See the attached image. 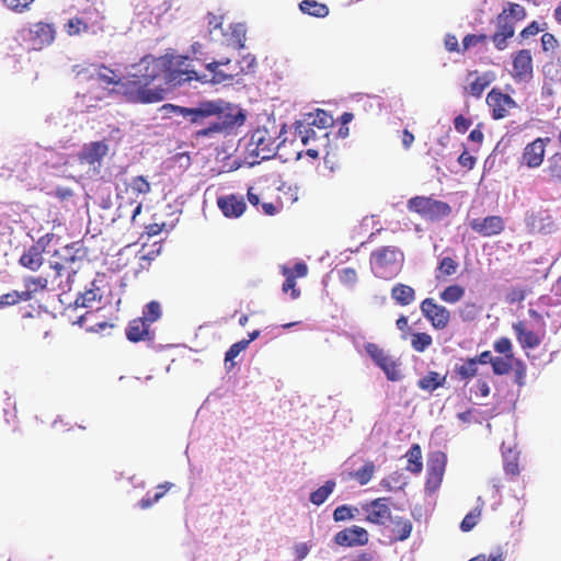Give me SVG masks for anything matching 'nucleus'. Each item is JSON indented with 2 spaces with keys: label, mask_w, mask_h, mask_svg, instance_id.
<instances>
[{
  "label": "nucleus",
  "mask_w": 561,
  "mask_h": 561,
  "mask_svg": "<svg viewBox=\"0 0 561 561\" xmlns=\"http://www.w3.org/2000/svg\"><path fill=\"white\" fill-rule=\"evenodd\" d=\"M99 135V139L84 142L75 153L78 163L85 168L88 179L102 178L105 158L115 154L125 137L124 130L114 125H107Z\"/></svg>",
  "instance_id": "2"
},
{
  "label": "nucleus",
  "mask_w": 561,
  "mask_h": 561,
  "mask_svg": "<svg viewBox=\"0 0 561 561\" xmlns=\"http://www.w3.org/2000/svg\"><path fill=\"white\" fill-rule=\"evenodd\" d=\"M405 485V477L399 472H394L380 481V486L387 491L402 490Z\"/></svg>",
  "instance_id": "35"
},
{
  "label": "nucleus",
  "mask_w": 561,
  "mask_h": 561,
  "mask_svg": "<svg viewBox=\"0 0 561 561\" xmlns=\"http://www.w3.org/2000/svg\"><path fill=\"white\" fill-rule=\"evenodd\" d=\"M187 56L147 55L137 64L126 66V76L122 78L114 70L99 66L89 70V79L103 85H114L113 91L122 94L127 102L150 104L165 100L169 92L191 82H208L206 75H198L191 68Z\"/></svg>",
  "instance_id": "1"
},
{
  "label": "nucleus",
  "mask_w": 561,
  "mask_h": 561,
  "mask_svg": "<svg viewBox=\"0 0 561 561\" xmlns=\"http://www.w3.org/2000/svg\"><path fill=\"white\" fill-rule=\"evenodd\" d=\"M299 9L304 14L314 18H325L329 14L328 5L316 0H302Z\"/></svg>",
  "instance_id": "31"
},
{
  "label": "nucleus",
  "mask_w": 561,
  "mask_h": 561,
  "mask_svg": "<svg viewBox=\"0 0 561 561\" xmlns=\"http://www.w3.org/2000/svg\"><path fill=\"white\" fill-rule=\"evenodd\" d=\"M480 515L481 508L479 507L469 512L460 523V529L465 533L470 531L477 525Z\"/></svg>",
  "instance_id": "50"
},
{
  "label": "nucleus",
  "mask_w": 561,
  "mask_h": 561,
  "mask_svg": "<svg viewBox=\"0 0 561 561\" xmlns=\"http://www.w3.org/2000/svg\"><path fill=\"white\" fill-rule=\"evenodd\" d=\"M56 31L51 24L37 22L22 27L18 37L21 45L27 50H41L55 39Z\"/></svg>",
  "instance_id": "6"
},
{
  "label": "nucleus",
  "mask_w": 561,
  "mask_h": 561,
  "mask_svg": "<svg viewBox=\"0 0 561 561\" xmlns=\"http://www.w3.org/2000/svg\"><path fill=\"white\" fill-rule=\"evenodd\" d=\"M527 296V289L523 286L512 287L505 297L506 302L514 305L522 302Z\"/></svg>",
  "instance_id": "52"
},
{
  "label": "nucleus",
  "mask_w": 561,
  "mask_h": 561,
  "mask_svg": "<svg viewBox=\"0 0 561 561\" xmlns=\"http://www.w3.org/2000/svg\"><path fill=\"white\" fill-rule=\"evenodd\" d=\"M217 205L224 216L228 218H239L247 208L243 196L236 194L218 197Z\"/></svg>",
  "instance_id": "21"
},
{
  "label": "nucleus",
  "mask_w": 561,
  "mask_h": 561,
  "mask_svg": "<svg viewBox=\"0 0 561 561\" xmlns=\"http://www.w3.org/2000/svg\"><path fill=\"white\" fill-rule=\"evenodd\" d=\"M391 523L393 524V528L391 530L392 536L390 537V541H404L410 537L413 526L409 519L396 516L391 519Z\"/></svg>",
  "instance_id": "25"
},
{
  "label": "nucleus",
  "mask_w": 561,
  "mask_h": 561,
  "mask_svg": "<svg viewBox=\"0 0 561 561\" xmlns=\"http://www.w3.org/2000/svg\"><path fill=\"white\" fill-rule=\"evenodd\" d=\"M255 65H256L255 57L251 54H247L245 56L242 57V59L240 61H238L234 65L233 69L237 70V73H245V72L253 70Z\"/></svg>",
  "instance_id": "55"
},
{
  "label": "nucleus",
  "mask_w": 561,
  "mask_h": 561,
  "mask_svg": "<svg viewBox=\"0 0 561 561\" xmlns=\"http://www.w3.org/2000/svg\"><path fill=\"white\" fill-rule=\"evenodd\" d=\"M503 11H506V16L510 19V22H519L526 18L525 8L518 3L508 2L507 8H504Z\"/></svg>",
  "instance_id": "46"
},
{
  "label": "nucleus",
  "mask_w": 561,
  "mask_h": 561,
  "mask_svg": "<svg viewBox=\"0 0 561 561\" xmlns=\"http://www.w3.org/2000/svg\"><path fill=\"white\" fill-rule=\"evenodd\" d=\"M546 172L549 174V176L553 181L561 182V154L560 153H554L551 158H549Z\"/></svg>",
  "instance_id": "44"
},
{
  "label": "nucleus",
  "mask_w": 561,
  "mask_h": 561,
  "mask_svg": "<svg viewBox=\"0 0 561 561\" xmlns=\"http://www.w3.org/2000/svg\"><path fill=\"white\" fill-rule=\"evenodd\" d=\"M161 306L158 301H150L144 307L142 317L139 319H144V322H147L149 325L161 317Z\"/></svg>",
  "instance_id": "40"
},
{
  "label": "nucleus",
  "mask_w": 561,
  "mask_h": 561,
  "mask_svg": "<svg viewBox=\"0 0 561 561\" xmlns=\"http://www.w3.org/2000/svg\"><path fill=\"white\" fill-rule=\"evenodd\" d=\"M408 467L407 469L411 471L412 473H420L422 471L423 465H422V453L419 445H413L408 454Z\"/></svg>",
  "instance_id": "36"
},
{
  "label": "nucleus",
  "mask_w": 561,
  "mask_h": 561,
  "mask_svg": "<svg viewBox=\"0 0 561 561\" xmlns=\"http://www.w3.org/2000/svg\"><path fill=\"white\" fill-rule=\"evenodd\" d=\"M250 146H254L251 151L262 160H267L275 154L274 141L267 135L266 130H256L251 136Z\"/></svg>",
  "instance_id": "22"
},
{
  "label": "nucleus",
  "mask_w": 561,
  "mask_h": 561,
  "mask_svg": "<svg viewBox=\"0 0 561 561\" xmlns=\"http://www.w3.org/2000/svg\"><path fill=\"white\" fill-rule=\"evenodd\" d=\"M391 298L400 306H408L415 300V291L411 286L399 283L392 287Z\"/></svg>",
  "instance_id": "27"
},
{
  "label": "nucleus",
  "mask_w": 561,
  "mask_h": 561,
  "mask_svg": "<svg viewBox=\"0 0 561 561\" xmlns=\"http://www.w3.org/2000/svg\"><path fill=\"white\" fill-rule=\"evenodd\" d=\"M495 80V73L493 71H486L481 76L477 77L468 88L469 93L479 99L483 91Z\"/></svg>",
  "instance_id": "29"
},
{
  "label": "nucleus",
  "mask_w": 561,
  "mask_h": 561,
  "mask_svg": "<svg viewBox=\"0 0 561 561\" xmlns=\"http://www.w3.org/2000/svg\"><path fill=\"white\" fill-rule=\"evenodd\" d=\"M207 70L211 73V79L209 80L214 84L224 83L227 81L233 80L237 73L236 69H230V72H225L218 68V64H208L206 66Z\"/></svg>",
  "instance_id": "33"
},
{
  "label": "nucleus",
  "mask_w": 561,
  "mask_h": 561,
  "mask_svg": "<svg viewBox=\"0 0 561 561\" xmlns=\"http://www.w3.org/2000/svg\"><path fill=\"white\" fill-rule=\"evenodd\" d=\"M170 7L167 0H145L144 3H137L135 10L141 23L158 24L160 18L170 10Z\"/></svg>",
  "instance_id": "12"
},
{
  "label": "nucleus",
  "mask_w": 561,
  "mask_h": 561,
  "mask_svg": "<svg viewBox=\"0 0 561 561\" xmlns=\"http://www.w3.org/2000/svg\"><path fill=\"white\" fill-rule=\"evenodd\" d=\"M494 351L500 354H504V356L513 354L512 353V342L507 337H501L494 342Z\"/></svg>",
  "instance_id": "62"
},
{
  "label": "nucleus",
  "mask_w": 561,
  "mask_h": 561,
  "mask_svg": "<svg viewBox=\"0 0 561 561\" xmlns=\"http://www.w3.org/2000/svg\"><path fill=\"white\" fill-rule=\"evenodd\" d=\"M335 485L336 483L334 480H328L322 486L311 492L309 497L310 502L318 506L323 504L334 491Z\"/></svg>",
  "instance_id": "32"
},
{
  "label": "nucleus",
  "mask_w": 561,
  "mask_h": 561,
  "mask_svg": "<svg viewBox=\"0 0 561 561\" xmlns=\"http://www.w3.org/2000/svg\"><path fill=\"white\" fill-rule=\"evenodd\" d=\"M432 336L427 333L419 332L412 335L411 345L416 352H424L432 344Z\"/></svg>",
  "instance_id": "47"
},
{
  "label": "nucleus",
  "mask_w": 561,
  "mask_h": 561,
  "mask_svg": "<svg viewBox=\"0 0 561 561\" xmlns=\"http://www.w3.org/2000/svg\"><path fill=\"white\" fill-rule=\"evenodd\" d=\"M46 163H50L53 168L59 167L67 162L66 157L56 152L53 149H46L45 152Z\"/></svg>",
  "instance_id": "60"
},
{
  "label": "nucleus",
  "mask_w": 561,
  "mask_h": 561,
  "mask_svg": "<svg viewBox=\"0 0 561 561\" xmlns=\"http://www.w3.org/2000/svg\"><path fill=\"white\" fill-rule=\"evenodd\" d=\"M541 46L545 51H549L558 46V41L553 34L545 33L541 36Z\"/></svg>",
  "instance_id": "64"
},
{
  "label": "nucleus",
  "mask_w": 561,
  "mask_h": 561,
  "mask_svg": "<svg viewBox=\"0 0 561 561\" xmlns=\"http://www.w3.org/2000/svg\"><path fill=\"white\" fill-rule=\"evenodd\" d=\"M295 133L300 137L301 142L304 145H308L311 139H319L328 141L329 134L324 133L320 137L317 136V133L312 129L311 125H307L304 121H297L294 124Z\"/></svg>",
  "instance_id": "28"
},
{
  "label": "nucleus",
  "mask_w": 561,
  "mask_h": 561,
  "mask_svg": "<svg viewBox=\"0 0 561 561\" xmlns=\"http://www.w3.org/2000/svg\"><path fill=\"white\" fill-rule=\"evenodd\" d=\"M162 111L169 118L182 117L184 122L194 126H204L205 115L209 113L208 107H204V101L198 102L194 107L167 103L162 106Z\"/></svg>",
  "instance_id": "10"
},
{
  "label": "nucleus",
  "mask_w": 561,
  "mask_h": 561,
  "mask_svg": "<svg viewBox=\"0 0 561 561\" xmlns=\"http://www.w3.org/2000/svg\"><path fill=\"white\" fill-rule=\"evenodd\" d=\"M465 295V289L459 285H450L440 291L439 297L447 304L458 302Z\"/></svg>",
  "instance_id": "39"
},
{
  "label": "nucleus",
  "mask_w": 561,
  "mask_h": 561,
  "mask_svg": "<svg viewBox=\"0 0 561 561\" xmlns=\"http://www.w3.org/2000/svg\"><path fill=\"white\" fill-rule=\"evenodd\" d=\"M513 77L517 82L533 79V57L529 49H522L513 58Z\"/></svg>",
  "instance_id": "19"
},
{
  "label": "nucleus",
  "mask_w": 561,
  "mask_h": 561,
  "mask_svg": "<svg viewBox=\"0 0 561 561\" xmlns=\"http://www.w3.org/2000/svg\"><path fill=\"white\" fill-rule=\"evenodd\" d=\"M355 512H358V510L346 504L337 506L333 512V519L335 522L353 519Z\"/></svg>",
  "instance_id": "51"
},
{
  "label": "nucleus",
  "mask_w": 561,
  "mask_h": 561,
  "mask_svg": "<svg viewBox=\"0 0 561 561\" xmlns=\"http://www.w3.org/2000/svg\"><path fill=\"white\" fill-rule=\"evenodd\" d=\"M45 245L39 240L30 247L20 257V264L31 271H37L43 264V252Z\"/></svg>",
  "instance_id": "24"
},
{
  "label": "nucleus",
  "mask_w": 561,
  "mask_h": 561,
  "mask_svg": "<svg viewBox=\"0 0 561 561\" xmlns=\"http://www.w3.org/2000/svg\"><path fill=\"white\" fill-rule=\"evenodd\" d=\"M364 348L374 364L385 373L388 380L400 381L403 378L400 370V363L385 352V350L370 342L366 343Z\"/></svg>",
  "instance_id": "8"
},
{
  "label": "nucleus",
  "mask_w": 561,
  "mask_h": 561,
  "mask_svg": "<svg viewBox=\"0 0 561 561\" xmlns=\"http://www.w3.org/2000/svg\"><path fill=\"white\" fill-rule=\"evenodd\" d=\"M170 484L165 483L163 485H159L158 489L160 491L156 492L153 495L148 492L139 502L138 506L142 510L149 508L154 503H157L165 493V490L168 489Z\"/></svg>",
  "instance_id": "45"
},
{
  "label": "nucleus",
  "mask_w": 561,
  "mask_h": 561,
  "mask_svg": "<svg viewBox=\"0 0 561 561\" xmlns=\"http://www.w3.org/2000/svg\"><path fill=\"white\" fill-rule=\"evenodd\" d=\"M375 465L371 461L366 462L362 468L351 473V476L360 484L366 485L373 478Z\"/></svg>",
  "instance_id": "42"
},
{
  "label": "nucleus",
  "mask_w": 561,
  "mask_h": 561,
  "mask_svg": "<svg viewBox=\"0 0 561 561\" xmlns=\"http://www.w3.org/2000/svg\"><path fill=\"white\" fill-rule=\"evenodd\" d=\"M470 228L482 237H493L504 230L505 222L501 216H486L472 219Z\"/></svg>",
  "instance_id": "18"
},
{
  "label": "nucleus",
  "mask_w": 561,
  "mask_h": 561,
  "mask_svg": "<svg viewBox=\"0 0 561 561\" xmlns=\"http://www.w3.org/2000/svg\"><path fill=\"white\" fill-rule=\"evenodd\" d=\"M513 331L523 350L537 348L546 335L543 328L529 329L524 321L513 323Z\"/></svg>",
  "instance_id": "13"
},
{
  "label": "nucleus",
  "mask_w": 561,
  "mask_h": 561,
  "mask_svg": "<svg viewBox=\"0 0 561 561\" xmlns=\"http://www.w3.org/2000/svg\"><path fill=\"white\" fill-rule=\"evenodd\" d=\"M334 542L342 547L364 546L368 542V533L365 528L354 525L336 533Z\"/></svg>",
  "instance_id": "20"
},
{
  "label": "nucleus",
  "mask_w": 561,
  "mask_h": 561,
  "mask_svg": "<svg viewBox=\"0 0 561 561\" xmlns=\"http://www.w3.org/2000/svg\"><path fill=\"white\" fill-rule=\"evenodd\" d=\"M496 31L489 38L497 50H504L507 47V41L515 34L514 22H510L506 11H502L494 20Z\"/></svg>",
  "instance_id": "16"
},
{
  "label": "nucleus",
  "mask_w": 561,
  "mask_h": 561,
  "mask_svg": "<svg viewBox=\"0 0 561 561\" xmlns=\"http://www.w3.org/2000/svg\"><path fill=\"white\" fill-rule=\"evenodd\" d=\"M420 310L434 329L444 330L447 328L450 312L446 307L436 304L433 298H425L420 305Z\"/></svg>",
  "instance_id": "11"
},
{
  "label": "nucleus",
  "mask_w": 561,
  "mask_h": 561,
  "mask_svg": "<svg viewBox=\"0 0 561 561\" xmlns=\"http://www.w3.org/2000/svg\"><path fill=\"white\" fill-rule=\"evenodd\" d=\"M304 122L307 125L316 126L320 129H325L333 124V118L324 110H317L314 113H308L304 116Z\"/></svg>",
  "instance_id": "30"
},
{
  "label": "nucleus",
  "mask_w": 561,
  "mask_h": 561,
  "mask_svg": "<svg viewBox=\"0 0 561 561\" xmlns=\"http://www.w3.org/2000/svg\"><path fill=\"white\" fill-rule=\"evenodd\" d=\"M486 104L491 108L494 119L504 118L511 108L517 107L515 100L495 88L488 93Z\"/></svg>",
  "instance_id": "15"
},
{
  "label": "nucleus",
  "mask_w": 561,
  "mask_h": 561,
  "mask_svg": "<svg viewBox=\"0 0 561 561\" xmlns=\"http://www.w3.org/2000/svg\"><path fill=\"white\" fill-rule=\"evenodd\" d=\"M25 288H28L32 294L38 289H45L47 286V279L44 277H28L24 279Z\"/></svg>",
  "instance_id": "61"
},
{
  "label": "nucleus",
  "mask_w": 561,
  "mask_h": 561,
  "mask_svg": "<svg viewBox=\"0 0 561 561\" xmlns=\"http://www.w3.org/2000/svg\"><path fill=\"white\" fill-rule=\"evenodd\" d=\"M204 107H208L205 115V127L196 131V137H213L216 134L230 135L236 128L245 122V113L234 104L221 99L204 101Z\"/></svg>",
  "instance_id": "3"
},
{
  "label": "nucleus",
  "mask_w": 561,
  "mask_h": 561,
  "mask_svg": "<svg viewBox=\"0 0 561 561\" xmlns=\"http://www.w3.org/2000/svg\"><path fill=\"white\" fill-rule=\"evenodd\" d=\"M454 373L461 380H469L473 378L478 373L477 362H474L472 358H468L462 364H456Z\"/></svg>",
  "instance_id": "34"
},
{
  "label": "nucleus",
  "mask_w": 561,
  "mask_h": 561,
  "mask_svg": "<svg viewBox=\"0 0 561 561\" xmlns=\"http://www.w3.org/2000/svg\"><path fill=\"white\" fill-rule=\"evenodd\" d=\"M282 274L285 276V282L283 283V291L288 293L290 290V296L293 299H296L300 296V290L296 288L295 275L291 270L287 266H282Z\"/></svg>",
  "instance_id": "38"
},
{
  "label": "nucleus",
  "mask_w": 561,
  "mask_h": 561,
  "mask_svg": "<svg viewBox=\"0 0 561 561\" xmlns=\"http://www.w3.org/2000/svg\"><path fill=\"white\" fill-rule=\"evenodd\" d=\"M245 28L242 24H238L232 30V45L237 49L244 48Z\"/></svg>",
  "instance_id": "59"
},
{
  "label": "nucleus",
  "mask_w": 561,
  "mask_h": 561,
  "mask_svg": "<svg viewBox=\"0 0 561 561\" xmlns=\"http://www.w3.org/2000/svg\"><path fill=\"white\" fill-rule=\"evenodd\" d=\"M489 36L485 34H467L462 39V53L471 47L484 43Z\"/></svg>",
  "instance_id": "57"
},
{
  "label": "nucleus",
  "mask_w": 561,
  "mask_h": 561,
  "mask_svg": "<svg viewBox=\"0 0 561 561\" xmlns=\"http://www.w3.org/2000/svg\"><path fill=\"white\" fill-rule=\"evenodd\" d=\"M457 268H458V263L449 256L443 257L439 261V264L437 267L438 272L445 276L454 275L457 272Z\"/></svg>",
  "instance_id": "54"
},
{
  "label": "nucleus",
  "mask_w": 561,
  "mask_h": 561,
  "mask_svg": "<svg viewBox=\"0 0 561 561\" xmlns=\"http://www.w3.org/2000/svg\"><path fill=\"white\" fill-rule=\"evenodd\" d=\"M512 359L513 354L506 355L504 357H494L491 364L493 373L499 376L508 374L512 369Z\"/></svg>",
  "instance_id": "43"
},
{
  "label": "nucleus",
  "mask_w": 561,
  "mask_h": 561,
  "mask_svg": "<svg viewBox=\"0 0 561 561\" xmlns=\"http://www.w3.org/2000/svg\"><path fill=\"white\" fill-rule=\"evenodd\" d=\"M550 142V138H536L534 141L526 145L523 150L519 163L529 169L539 168L542 164L546 146Z\"/></svg>",
  "instance_id": "14"
},
{
  "label": "nucleus",
  "mask_w": 561,
  "mask_h": 561,
  "mask_svg": "<svg viewBox=\"0 0 561 561\" xmlns=\"http://www.w3.org/2000/svg\"><path fill=\"white\" fill-rule=\"evenodd\" d=\"M340 282L348 287L354 288L357 283V273L352 267H344L337 271Z\"/></svg>",
  "instance_id": "48"
},
{
  "label": "nucleus",
  "mask_w": 561,
  "mask_h": 561,
  "mask_svg": "<svg viewBox=\"0 0 561 561\" xmlns=\"http://www.w3.org/2000/svg\"><path fill=\"white\" fill-rule=\"evenodd\" d=\"M504 471L513 477L519 473L517 456L512 450L508 454H504Z\"/></svg>",
  "instance_id": "53"
},
{
  "label": "nucleus",
  "mask_w": 561,
  "mask_h": 561,
  "mask_svg": "<svg viewBox=\"0 0 561 561\" xmlns=\"http://www.w3.org/2000/svg\"><path fill=\"white\" fill-rule=\"evenodd\" d=\"M560 297L554 298L550 295H542L538 298L536 305L539 309H545L547 307H557L561 304Z\"/></svg>",
  "instance_id": "63"
},
{
  "label": "nucleus",
  "mask_w": 561,
  "mask_h": 561,
  "mask_svg": "<svg viewBox=\"0 0 561 561\" xmlns=\"http://www.w3.org/2000/svg\"><path fill=\"white\" fill-rule=\"evenodd\" d=\"M149 324L144 322V319H134L131 320L126 328V337L130 342H153L154 341V332L149 329Z\"/></svg>",
  "instance_id": "23"
},
{
  "label": "nucleus",
  "mask_w": 561,
  "mask_h": 561,
  "mask_svg": "<svg viewBox=\"0 0 561 561\" xmlns=\"http://www.w3.org/2000/svg\"><path fill=\"white\" fill-rule=\"evenodd\" d=\"M458 314L462 321L469 322L478 317L479 308L473 302H466L458 309Z\"/></svg>",
  "instance_id": "49"
},
{
  "label": "nucleus",
  "mask_w": 561,
  "mask_h": 561,
  "mask_svg": "<svg viewBox=\"0 0 561 561\" xmlns=\"http://www.w3.org/2000/svg\"><path fill=\"white\" fill-rule=\"evenodd\" d=\"M81 248L78 242H72L64 247L61 250L56 251L55 255H57L61 261L66 263H73L76 260L80 259L82 255H79Z\"/></svg>",
  "instance_id": "37"
},
{
  "label": "nucleus",
  "mask_w": 561,
  "mask_h": 561,
  "mask_svg": "<svg viewBox=\"0 0 561 561\" xmlns=\"http://www.w3.org/2000/svg\"><path fill=\"white\" fill-rule=\"evenodd\" d=\"M408 208L430 221H440L451 213V207L448 203L426 196L410 198L408 201Z\"/></svg>",
  "instance_id": "7"
},
{
  "label": "nucleus",
  "mask_w": 561,
  "mask_h": 561,
  "mask_svg": "<svg viewBox=\"0 0 561 561\" xmlns=\"http://www.w3.org/2000/svg\"><path fill=\"white\" fill-rule=\"evenodd\" d=\"M129 186L137 194H148L151 190L149 182L142 175L133 178Z\"/></svg>",
  "instance_id": "56"
},
{
  "label": "nucleus",
  "mask_w": 561,
  "mask_h": 561,
  "mask_svg": "<svg viewBox=\"0 0 561 561\" xmlns=\"http://www.w3.org/2000/svg\"><path fill=\"white\" fill-rule=\"evenodd\" d=\"M403 252L392 245L380 247L370 254V268L373 274L382 279L394 278L402 270Z\"/></svg>",
  "instance_id": "5"
},
{
  "label": "nucleus",
  "mask_w": 561,
  "mask_h": 561,
  "mask_svg": "<svg viewBox=\"0 0 561 561\" xmlns=\"http://www.w3.org/2000/svg\"><path fill=\"white\" fill-rule=\"evenodd\" d=\"M103 3H92L64 24L69 36L98 34L104 30Z\"/></svg>",
  "instance_id": "4"
},
{
  "label": "nucleus",
  "mask_w": 561,
  "mask_h": 561,
  "mask_svg": "<svg viewBox=\"0 0 561 561\" xmlns=\"http://www.w3.org/2000/svg\"><path fill=\"white\" fill-rule=\"evenodd\" d=\"M30 167L31 157L27 153H24L19 162H16L13 167H8L7 169L10 171L9 176L14 174L18 179L24 181L25 174L27 173Z\"/></svg>",
  "instance_id": "41"
},
{
  "label": "nucleus",
  "mask_w": 561,
  "mask_h": 561,
  "mask_svg": "<svg viewBox=\"0 0 561 561\" xmlns=\"http://www.w3.org/2000/svg\"><path fill=\"white\" fill-rule=\"evenodd\" d=\"M446 380V375H440L437 371H428L425 376L417 380V387L424 391L433 392L436 389L444 387Z\"/></svg>",
  "instance_id": "26"
},
{
  "label": "nucleus",
  "mask_w": 561,
  "mask_h": 561,
  "mask_svg": "<svg viewBox=\"0 0 561 561\" xmlns=\"http://www.w3.org/2000/svg\"><path fill=\"white\" fill-rule=\"evenodd\" d=\"M447 463V456L443 451H434L430 454L426 463V482L425 492L427 494L435 493L443 481Z\"/></svg>",
  "instance_id": "9"
},
{
  "label": "nucleus",
  "mask_w": 561,
  "mask_h": 561,
  "mask_svg": "<svg viewBox=\"0 0 561 561\" xmlns=\"http://www.w3.org/2000/svg\"><path fill=\"white\" fill-rule=\"evenodd\" d=\"M34 0H2V3L11 11L22 13L30 9Z\"/></svg>",
  "instance_id": "58"
},
{
  "label": "nucleus",
  "mask_w": 561,
  "mask_h": 561,
  "mask_svg": "<svg viewBox=\"0 0 561 561\" xmlns=\"http://www.w3.org/2000/svg\"><path fill=\"white\" fill-rule=\"evenodd\" d=\"M390 499L378 497L363 506L367 513L366 520L376 525H385L386 520L393 518L390 511Z\"/></svg>",
  "instance_id": "17"
}]
</instances>
